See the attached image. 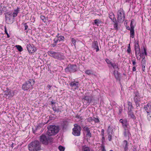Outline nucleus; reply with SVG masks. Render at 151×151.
<instances>
[{"label":"nucleus","mask_w":151,"mask_h":151,"mask_svg":"<svg viewBox=\"0 0 151 151\" xmlns=\"http://www.w3.org/2000/svg\"><path fill=\"white\" fill-rule=\"evenodd\" d=\"M109 151H113V150H110Z\"/></svg>","instance_id":"774afa93"},{"label":"nucleus","mask_w":151,"mask_h":151,"mask_svg":"<svg viewBox=\"0 0 151 151\" xmlns=\"http://www.w3.org/2000/svg\"><path fill=\"white\" fill-rule=\"evenodd\" d=\"M87 121L88 122H90L91 121H93V117H90L88 118L87 119Z\"/></svg>","instance_id":"79ce46f5"},{"label":"nucleus","mask_w":151,"mask_h":151,"mask_svg":"<svg viewBox=\"0 0 151 151\" xmlns=\"http://www.w3.org/2000/svg\"><path fill=\"white\" fill-rule=\"evenodd\" d=\"M82 151H93L89 147L84 146L82 148Z\"/></svg>","instance_id":"5701e85b"},{"label":"nucleus","mask_w":151,"mask_h":151,"mask_svg":"<svg viewBox=\"0 0 151 151\" xmlns=\"http://www.w3.org/2000/svg\"><path fill=\"white\" fill-rule=\"evenodd\" d=\"M59 40V39L55 38L54 40V43L55 44H57V43L58 42V41Z\"/></svg>","instance_id":"de8ad7c7"},{"label":"nucleus","mask_w":151,"mask_h":151,"mask_svg":"<svg viewBox=\"0 0 151 151\" xmlns=\"http://www.w3.org/2000/svg\"><path fill=\"white\" fill-rule=\"evenodd\" d=\"M131 48H128L127 49V52L128 53H131Z\"/></svg>","instance_id":"603ef678"},{"label":"nucleus","mask_w":151,"mask_h":151,"mask_svg":"<svg viewBox=\"0 0 151 151\" xmlns=\"http://www.w3.org/2000/svg\"><path fill=\"white\" fill-rule=\"evenodd\" d=\"M15 47H17L19 52H21L23 50V48L22 47L19 45H17L15 46Z\"/></svg>","instance_id":"cd10ccee"},{"label":"nucleus","mask_w":151,"mask_h":151,"mask_svg":"<svg viewBox=\"0 0 151 151\" xmlns=\"http://www.w3.org/2000/svg\"><path fill=\"white\" fill-rule=\"evenodd\" d=\"M101 148L102 149V151H106V150L105 149V147L104 146L102 145L101 146Z\"/></svg>","instance_id":"a18cd8bd"},{"label":"nucleus","mask_w":151,"mask_h":151,"mask_svg":"<svg viewBox=\"0 0 151 151\" xmlns=\"http://www.w3.org/2000/svg\"><path fill=\"white\" fill-rule=\"evenodd\" d=\"M109 18L112 21H115L116 19L115 17L114 13L112 12H110L109 14Z\"/></svg>","instance_id":"aec40b11"},{"label":"nucleus","mask_w":151,"mask_h":151,"mask_svg":"<svg viewBox=\"0 0 151 151\" xmlns=\"http://www.w3.org/2000/svg\"><path fill=\"white\" fill-rule=\"evenodd\" d=\"M128 114L131 118L134 119L135 116L134 115L133 113L132 112L131 110H130L128 112Z\"/></svg>","instance_id":"b1692460"},{"label":"nucleus","mask_w":151,"mask_h":151,"mask_svg":"<svg viewBox=\"0 0 151 151\" xmlns=\"http://www.w3.org/2000/svg\"><path fill=\"white\" fill-rule=\"evenodd\" d=\"M129 124L128 123L124 124L123 126L124 129V131L127 130H130V128L128 127Z\"/></svg>","instance_id":"393cba45"},{"label":"nucleus","mask_w":151,"mask_h":151,"mask_svg":"<svg viewBox=\"0 0 151 151\" xmlns=\"http://www.w3.org/2000/svg\"><path fill=\"white\" fill-rule=\"evenodd\" d=\"M34 83L35 81L33 79L27 81L22 85V89L24 91H27L29 89H32Z\"/></svg>","instance_id":"20e7f679"},{"label":"nucleus","mask_w":151,"mask_h":151,"mask_svg":"<svg viewBox=\"0 0 151 151\" xmlns=\"http://www.w3.org/2000/svg\"><path fill=\"white\" fill-rule=\"evenodd\" d=\"M142 60L141 63H142V65H143V66H144L145 65V62L146 60L145 58V57H144L142 58Z\"/></svg>","instance_id":"72a5a7b5"},{"label":"nucleus","mask_w":151,"mask_h":151,"mask_svg":"<svg viewBox=\"0 0 151 151\" xmlns=\"http://www.w3.org/2000/svg\"><path fill=\"white\" fill-rule=\"evenodd\" d=\"M132 64L133 65H135L136 64V60H132Z\"/></svg>","instance_id":"6e6d98bb"},{"label":"nucleus","mask_w":151,"mask_h":151,"mask_svg":"<svg viewBox=\"0 0 151 151\" xmlns=\"http://www.w3.org/2000/svg\"><path fill=\"white\" fill-rule=\"evenodd\" d=\"M71 41L72 43V44L75 46H76V40L74 38H71Z\"/></svg>","instance_id":"e433bc0d"},{"label":"nucleus","mask_w":151,"mask_h":151,"mask_svg":"<svg viewBox=\"0 0 151 151\" xmlns=\"http://www.w3.org/2000/svg\"><path fill=\"white\" fill-rule=\"evenodd\" d=\"M5 94L6 96H8V98H11L13 96V94H12L10 91L6 92Z\"/></svg>","instance_id":"a878e982"},{"label":"nucleus","mask_w":151,"mask_h":151,"mask_svg":"<svg viewBox=\"0 0 151 151\" xmlns=\"http://www.w3.org/2000/svg\"><path fill=\"white\" fill-rule=\"evenodd\" d=\"M5 33L7 35V37L8 38L10 36L9 35L7 32V30L6 29V27H5Z\"/></svg>","instance_id":"c03bdc74"},{"label":"nucleus","mask_w":151,"mask_h":151,"mask_svg":"<svg viewBox=\"0 0 151 151\" xmlns=\"http://www.w3.org/2000/svg\"><path fill=\"white\" fill-rule=\"evenodd\" d=\"M111 66L113 67L114 69H117L118 68V66L115 63H113L111 64Z\"/></svg>","instance_id":"7c9ffc66"},{"label":"nucleus","mask_w":151,"mask_h":151,"mask_svg":"<svg viewBox=\"0 0 151 151\" xmlns=\"http://www.w3.org/2000/svg\"><path fill=\"white\" fill-rule=\"evenodd\" d=\"M47 134L49 136L56 134L59 130V127L55 125H49L47 127Z\"/></svg>","instance_id":"f257e3e1"},{"label":"nucleus","mask_w":151,"mask_h":151,"mask_svg":"<svg viewBox=\"0 0 151 151\" xmlns=\"http://www.w3.org/2000/svg\"><path fill=\"white\" fill-rule=\"evenodd\" d=\"M93 121H94L95 122L98 123L99 122V120L97 118H96L93 117Z\"/></svg>","instance_id":"37998d69"},{"label":"nucleus","mask_w":151,"mask_h":151,"mask_svg":"<svg viewBox=\"0 0 151 151\" xmlns=\"http://www.w3.org/2000/svg\"><path fill=\"white\" fill-rule=\"evenodd\" d=\"M52 109H53V110L54 111H58L56 110V108H55L54 107H52Z\"/></svg>","instance_id":"e2e57ef3"},{"label":"nucleus","mask_w":151,"mask_h":151,"mask_svg":"<svg viewBox=\"0 0 151 151\" xmlns=\"http://www.w3.org/2000/svg\"><path fill=\"white\" fill-rule=\"evenodd\" d=\"M113 131L111 130V128L110 126H109L108 127L107 130V135L108 136V138L109 141L111 140L112 137Z\"/></svg>","instance_id":"f8f14e48"},{"label":"nucleus","mask_w":151,"mask_h":151,"mask_svg":"<svg viewBox=\"0 0 151 151\" xmlns=\"http://www.w3.org/2000/svg\"><path fill=\"white\" fill-rule=\"evenodd\" d=\"M99 20L98 19H96L94 20V23L95 24H97L99 23Z\"/></svg>","instance_id":"8fccbe9b"},{"label":"nucleus","mask_w":151,"mask_h":151,"mask_svg":"<svg viewBox=\"0 0 151 151\" xmlns=\"http://www.w3.org/2000/svg\"><path fill=\"white\" fill-rule=\"evenodd\" d=\"M144 109L147 113H151V105L150 104L148 103L144 106Z\"/></svg>","instance_id":"2eb2a0df"},{"label":"nucleus","mask_w":151,"mask_h":151,"mask_svg":"<svg viewBox=\"0 0 151 151\" xmlns=\"http://www.w3.org/2000/svg\"><path fill=\"white\" fill-rule=\"evenodd\" d=\"M65 71L67 72H70V67L69 66L66 68L65 69Z\"/></svg>","instance_id":"49530a36"},{"label":"nucleus","mask_w":151,"mask_h":151,"mask_svg":"<svg viewBox=\"0 0 151 151\" xmlns=\"http://www.w3.org/2000/svg\"><path fill=\"white\" fill-rule=\"evenodd\" d=\"M24 27H25V30H26L27 29L28 27V26L27 25V24L26 23H25L24 24Z\"/></svg>","instance_id":"5fc2aeb1"},{"label":"nucleus","mask_w":151,"mask_h":151,"mask_svg":"<svg viewBox=\"0 0 151 151\" xmlns=\"http://www.w3.org/2000/svg\"><path fill=\"white\" fill-rule=\"evenodd\" d=\"M135 96L134 98V100L135 102L136 106L137 107L140 106V102L141 101V99L142 98L140 95L139 93L137 91L135 93Z\"/></svg>","instance_id":"6e6552de"},{"label":"nucleus","mask_w":151,"mask_h":151,"mask_svg":"<svg viewBox=\"0 0 151 151\" xmlns=\"http://www.w3.org/2000/svg\"><path fill=\"white\" fill-rule=\"evenodd\" d=\"M79 83L78 82H72L69 83L70 86L72 87H74L75 89L78 88Z\"/></svg>","instance_id":"f3484780"},{"label":"nucleus","mask_w":151,"mask_h":151,"mask_svg":"<svg viewBox=\"0 0 151 151\" xmlns=\"http://www.w3.org/2000/svg\"><path fill=\"white\" fill-rule=\"evenodd\" d=\"M28 147L29 150L30 151H37L40 150V143L38 141H35L29 144Z\"/></svg>","instance_id":"7ed1b4c3"},{"label":"nucleus","mask_w":151,"mask_h":151,"mask_svg":"<svg viewBox=\"0 0 151 151\" xmlns=\"http://www.w3.org/2000/svg\"><path fill=\"white\" fill-rule=\"evenodd\" d=\"M129 143L126 140H124L122 144V147L124 149V151H127L128 149Z\"/></svg>","instance_id":"4468645a"},{"label":"nucleus","mask_w":151,"mask_h":151,"mask_svg":"<svg viewBox=\"0 0 151 151\" xmlns=\"http://www.w3.org/2000/svg\"><path fill=\"white\" fill-rule=\"evenodd\" d=\"M129 129L127 130L124 131V136L128 137V138H129L131 135V134Z\"/></svg>","instance_id":"4be33fe9"},{"label":"nucleus","mask_w":151,"mask_h":151,"mask_svg":"<svg viewBox=\"0 0 151 151\" xmlns=\"http://www.w3.org/2000/svg\"><path fill=\"white\" fill-rule=\"evenodd\" d=\"M40 139L43 144L46 145L48 142L49 138L47 137L45 135L42 134L40 137Z\"/></svg>","instance_id":"9d476101"},{"label":"nucleus","mask_w":151,"mask_h":151,"mask_svg":"<svg viewBox=\"0 0 151 151\" xmlns=\"http://www.w3.org/2000/svg\"><path fill=\"white\" fill-rule=\"evenodd\" d=\"M136 70V67L134 65V66L132 68V71H135Z\"/></svg>","instance_id":"13d9d810"},{"label":"nucleus","mask_w":151,"mask_h":151,"mask_svg":"<svg viewBox=\"0 0 151 151\" xmlns=\"http://www.w3.org/2000/svg\"><path fill=\"white\" fill-rule=\"evenodd\" d=\"M51 104H55V102L52 101H51Z\"/></svg>","instance_id":"0e129e2a"},{"label":"nucleus","mask_w":151,"mask_h":151,"mask_svg":"<svg viewBox=\"0 0 151 151\" xmlns=\"http://www.w3.org/2000/svg\"><path fill=\"white\" fill-rule=\"evenodd\" d=\"M57 37L58 39H59V41L63 40L64 39V37L63 36H60L58 37V35H57Z\"/></svg>","instance_id":"f704fd0d"},{"label":"nucleus","mask_w":151,"mask_h":151,"mask_svg":"<svg viewBox=\"0 0 151 151\" xmlns=\"http://www.w3.org/2000/svg\"><path fill=\"white\" fill-rule=\"evenodd\" d=\"M40 18L44 22H46L45 18L44 16L41 15L40 16Z\"/></svg>","instance_id":"4c0bfd02"},{"label":"nucleus","mask_w":151,"mask_h":151,"mask_svg":"<svg viewBox=\"0 0 151 151\" xmlns=\"http://www.w3.org/2000/svg\"><path fill=\"white\" fill-rule=\"evenodd\" d=\"M147 117L148 120H150L151 119V113H147Z\"/></svg>","instance_id":"58836bf2"},{"label":"nucleus","mask_w":151,"mask_h":151,"mask_svg":"<svg viewBox=\"0 0 151 151\" xmlns=\"http://www.w3.org/2000/svg\"><path fill=\"white\" fill-rule=\"evenodd\" d=\"M85 73L86 74L90 75L92 74L93 72L92 70H88L85 71Z\"/></svg>","instance_id":"c756f323"},{"label":"nucleus","mask_w":151,"mask_h":151,"mask_svg":"<svg viewBox=\"0 0 151 151\" xmlns=\"http://www.w3.org/2000/svg\"><path fill=\"white\" fill-rule=\"evenodd\" d=\"M101 135L102 136H104V129H102L101 131Z\"/></svg>","instance_id":"3c124183"},{"label":"nucleus","mask_w":151,"mask_h":151,"mask_svg":"<svg viewBox=\"0 0 151 151\" xmlns=\"http://www.w3.org/2000/svg\"><path fill=\"white\" fill-rule=\"evenodd\" d=\"M92 47L94 49H96V52H98L99 51V49L98 46V43L97 41H94L93 42Z\"/></svg>","instance_id":"a211bd4d"},{"label":"nucleus","mask_w":151,"mask_h":151,"mask_svg":"<svg viewBox=\"0 0 151 151\" xmlns=\"http://www.w3.org/2000/svg\"><path fill=\"white\" fill-rule=\"evenodd\" d=\"M113 22L114 23V28L115 29H117V26H118V24L117 22V21H116V20L115 21H113Z\"/></svg>","instance_id":"2f4dec72"},{"label":"nucleus","mask_w":151,"mask_h":151,"mask_svg":"<svg viewBox=\"0 0 151 151\" xmlns=\"http://www.w3.org/2000/svg\"><path fill=\"white\" fill-rule=\"evenodd\" d=\"M134 49L135 51V55L137 59L139 56H140L141 53L139 42L138 41L135 40L134 41Z\"/></svg>","instance_id":"423d86ee"},{"label":"nucleus","mask_w":151,"mask_h":151,"mask_svg":"<svg viewBox=\"0 0 151 151\" xmlns=\"http://www.w3.org/2000/svg\"><path fill=\"white\" fill-rule=\"evenodd\" d=\"M125 14L122 9L120 8L117 12V19L118 22H123L125 19Z\"/></svg>","instance_id":"39448f33"},{"label":"nucleus","mask_w":151,"mask_h":151,"mask_svg":"<svg viewBox=\"0 0 151 151\" xmlns=\"http://www.w3.org/2000/svg\"><path fill=\"white\" fill-rule=\"evenodd\" d=\"M102 142H104L105 141V137H104V136H102Z\"/></svg>","instance_id":"4d7b16f0"},{"label":"nucleus","mask_w":151,"mask_h":151,"mask_svg":"<svg viewBox=\"0 0 151 151\" xmlns=\"http://www.w3.org/2000/svg\"><path fill=\"white\" fill-rule=\"evenodd\" d=\"M19 9V7H17V9L14 10V12L12 14L13 17H15L17 16L18 14L20 11Z\"/></svg>","instance_id":"412c9836"},{"label":"nucleus","mask_w":151,"mask_h":151,"mask_svg":"<svg viewBox=\"0 0 151 151\" xmlns=\"http://www.w3.org/2000/svg\"><path fill=\"white\" fill-rule=\"evenodd\" d=\"M106 61L108 64H110L111 65V64L112 63V62L111 61V60L108 59H106Z\"/></svg>","instance_id":"ea45409f"},{"label":"nucleus","mask_w":151,"mask_h":151,"mask_svg":"<svg viewBox=\"0 0 151 151\" xmlns=\"http://www.w3.org/2000/svg\"><path fill=\"white\" fill-rule=\"evenodd\" d=\"M144 53L145 55H147V52L145 49L144 48Z\"/></svg>","instance_id":"680f3d73"},{"label":"nucleus","mask_w":151,"mask_h":151,"mask_svg":"<svg viewBox=\"0 0 151 151\" xmlns=\"http://www.w3.org/2000/svg\"><path fill=\"white\" fill-rule=\"evenodd\" d=\"M12 14L10 12H7L5 14L6 21L7 23L9 24L12 22V21L11 20L12 19Z\"/></svg>","instance_id":"1a4fd4ad"},{"label":"nucleus","mask_w":151,"mask_h":151,"mask_svg":"<svg viewBox=\"0 0 151 151\" xmlns=\"http://www.w3.org/2000/svg\"><path fill=\"white\" fill-rule=\"evenodd\" d=\"M57 35H58V37L60 36L59 35V34H58Z\"/></svg>","instance_id":"338daca9"},{"label":"nucleus","mask_w":151,"mask_h":151,"mask_svg":"<svg viewBox=\"0 0 151 151\" xmlns=\"http://www.w3.org/2000/svg\"><path fill=\"white\" fill-rule=\"evenodd\" d=\"M128 48H130V44H128Z\"/></svg>","instance_id":"69168bd1"},{"label":"nucleus","mask_w":151,"mask_h":151,"mask_svg":"<svg viewBox=\"0 0 151 151\" xmlns=\"http://www.w3.org/2000/svg\"><path fill=\"white\" fill-rule=\"evenodd\" d=\"M70 72H74L76 71V65H70Z\"/></svg>","instance_id":"6ab92c4d"},{"label":"nucleus","mask_w":151,"mask_h":151,"mask_svg":"<svg viewBox=\"0 0 151 151\" xmlns=\"http://www.w3.org/2000/svg\"><path fill=\"white\" fill-rule=\"evenodd\" d=\"M127 104L129 106L128 109L129 108V107H130V108L132 107V103L131 102H130V101H128V102Z\"/></svg>","instance_id":"a19ab883"},{"label":"nucleus","mask_w":151,"mask_h":151,"mask_svg":"<svg viewBox=\"0 0 151 151\" xmlns=\"http://www.w3.org/2000/svg\"><path fill=\"white\" fill-rule=\"evenodd\" d=\"M52 87V86L50 85H48L47 86V87L48 88H49V90H50V88L51 87Z\"/></svg>","instance_id":"bf43d9fd"},{"label":"nucleus","mask_w":151,"mask_h":151,"mask_svg":"<svg viewBox=\"0 0 151 151\" xmlns=\"http://www.w3.org/2000/svg\"><path fill=\"white\" fill-rule=\"evenodd\" d=\"M74 128L73 129V134L75 136H79L81 134V127L75 124H74Z\"/></svg>","instance_id":"0eeeda50"},{"label":"nucleus","mask_w":151,"mask_h":151,"mask_svg":"<svg viewBox=\"0 0 151 151\" xmlns=\"http://www.w3.org/2000/svg\"><path fill=\"white\" fill-rule=\"evenodd\" d=\"M114 75L116 79H118L119 78V74L117 71L114 70Z\"/></svg>","instance_id":"c85d7f7f"},{"label":"nucleus","mask_w":151,"mask_h":151,"mask_svg":"<svg viewBox=\"0 0 151 151\" xmlns=\"http://www.w3.org/2000/svg\"><path fill=\"white\" fill-rule=\"evenodd\" d=\"M83 102L84 104L88 105L92 101V99L90 96H85L83 99Z\"/></svg>","instance_id":"ddd939ff"},{"label":"nucleus","mask_w":151,"mask_h":151,"mask_svg":"<svg viewBox=\"0 0 151 151\" xmlns=\"http://www.w3.org/2000/svg\"><path fill=\"white\" fill-rule=\"evenodd\" d=\"M58 149L60 151H64L65 148L62 146H60L58 147Z\"/></svg>","instance_id":"473e14b6"},{"label":"nucleus","mask_w":151,"mask_h":151,"mask_svg":"<svg viewBox=\"0 0 151 151\" xmlns=\"http://www.w3.org/2000/svg\"><path fill=\"white\" fill-rule=\"evenodd\" d=\"M27 48L29 52L31 53L35 52L37 50L36 47L30 44L27 45Z\"/></svg>","instance_id":"9b49d317"},{"label":"nucleus","mask_w":151,"mask_h":151,"mask_svg":"<svg viewBox=\"0 0 151 151\" xmlns=\"http://www.w3.org/2000/svg\"><path fill=\"white\" fill-rule=\"evenodd\" d=\"M48 54L51 57L60 60H64L65 58L63 54L61 52L49 51L48 52Z\"/></svg>","instance_id":"f03ea898"},{"label":"nucleus","mask_w":151,"mask_h":151,"mask_svg":"<svg viewBox=\"0 0 151 151\" xmlns=\"http://www.w3.org/2000/svg\"><path fill=\"white\" fill-rule=\"evenodd\" d=\"M119 122L122 124V126L124 124L127 123V122L126 121H123V120L122 119H121L119 120Z\"/></svg>","instance_id":"c9c22d12"},{"label":"nucleus","mask_w":151,"mask_h":151,"mask_svg":"<svg viewBox=\"0 0 151 151\" xmlns=\"http://www.w3.org/2000/svg\"><path fill=\"white\" fill-rule=\"evenodd\" d=\"M142 70L143 72H145V65L144 66L143 65H142Z\"/></svg>","instance_id":"864d4df0"},{"label":"nucleus","mask_w":151,"mask_h":151,"mask_svg":"<svg viewBox=\"0 0 151 151\" xmlns=\"http://www.w3.org/2000/svg\"><path fill=\"white\" fill-rule=\"evenodd\" d=\"M130 27H131V28H130V29L134 30V27L132 25V22H131V23Z\"/></svg>","instance_id":"09e8293b"},{"label":"nucleus","mask_w":151,"mask_h":151,"mask_svg":"<svg viewBox=\"0 0 151 151\" xmlns=\"http://www.w3.org/2000/svg\"><path fill=\"white\" fill-rule=\"evenodd\" d=\"M130 30V37L132 38L134 37V30Z\"/></svg>","instance_id":"bb28decb"},{"label":"nucleus","mask_w":151,"mask_h":151,"mask_svg":"<svg viewBox=\"0 0 151 151\" xmlns=\"http://www.w3.org/2000/svg\"><path fill=\"white\" fill-rule=\"evenodd\" d=\"M56 44H55H55H51V45L52 47H55L56 46Z\"/></svg>","instance_id":"052dcab7"},{"label":"nucleus","mask_w":151,"mask_h":151,"mask_svg":"<svg viewBox=\"0 0 151 151\" xmlns=\"http://www.w3.org/2000/svg\"><path fill=\"white\" fill-rule=\"evenodd\" d=\"M83 129L84 131L86 132V137H91V134L90 132V130L88 126H85L83 127Z\"/></svg>","instance_id":"dca6fc26"}]
</instances>
